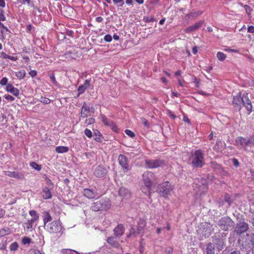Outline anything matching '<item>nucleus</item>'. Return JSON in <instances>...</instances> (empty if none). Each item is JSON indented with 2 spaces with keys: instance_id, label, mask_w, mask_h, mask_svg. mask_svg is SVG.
<instances>
[{
  "instance_id": "1",
  "label": "nucleus",
  "mask_w": 254,
  "mask_h": 254,
  "mask_svg": "<svg viewBox=\"0 0 254 254\" xmlns=\"http://www.w3.org/2000/svg\"><path fill=\"white\" fill-rule=\"evenodd\" d=\"M189 162L192 167L200 168L204 164V154L199 149L192 152L189 158Z\"/></svg>"
},
{
  "instance_id": "2",
  "label": "nucleus",
  "mask_w": 254,
  "mask_h": 254,
  "mask_svg": "<svg viewBox=\"0 0 254 254\" xmlns=\"http://www.w3.org/2000/svg\"><path fill=\"white\" fill-rule=\"evenodd\" d=\"M154 174L152 172L146 171L142 175V181L144 186H142L141 190L145 194H149L151 189Z\"/></svg>"
},
{
  "instance_id": "3",
  "label": "nucleus",
  "mask_w": 254,
  "mask_h": 254,
  "mask_svg": "<svg viewBox=\"0 0 254 254\" xmlns=\"http://www.w3.org/2000/svg\"><path fill=\"white\" fill-rule=\"evenodd\" d=\"M47 231L50 233H57L61 231L63 228L62 223L60 220L53 221L48 223L45 227Z\"/></svg>"
},
{
  "instance_id": "4",
  "label": "nucleus",
  "mask_w": 254,
  "mask_h": 254,
  "mask_svg": "<svg viewBox=\"0 0 254 254\" xmlns=\"http://www.w3.org/2000/svg\"><path fill=\"white\" fill-rule=\"evenodd\" d=\"M172 190L168 182H166L159 185L157 188V191L160 195L165 197L170 194Z\"/></svg>"
},
{
  "instance_id": "5",
  "label": "nucleus",
  "mask_w": 254,
  "mask_h": 254,
  "mask_svg": "<svg viewBox=\"0 0 254 254\" xmlns=\"http://www.w3.org/2000/svg\"><path fill=\"white\" fill-rule=\"evenodd\" d=\"M217 224L224 231L228 230L234 225L233 221L228 217L222 218Z\"/></svg>"
},
{
  "instance_id": "6",
  "label": "nucleus",
  "mask_w": 254,
  "mask_h": 254,
  "mask_svg": "<svg viewBox=\"0 0 254 254\" xmlns=\"http://www.w3.org/2000/svg\"><path fill=\"white\" fill-rule=\"evenodd\" d=\"M164 164L163 161L160 159H146L145 165L148 169H154L162 166Z\"/></svg>"
},
{
  "instance_id": "7",
  "label": "nucleus",
  "mask_w": 254,
  "mask_h": 254,
  "mask_svg": "<svg viewBox=\"0 0 254 254\" xmlns=\"http://www.w3.org/2000/svg\"><path fill=\"white\" fill-rule=\"evenodd\" d=\"M118 161L124 173H126L129 170L130 168L128 163L127 158L126 156L122 154L120 155L118 157Z\"/></svg>"
},
{
  "instance_id": "8",
  "label": "nucleus",
  "mask_w": 254,
  "mask_h": 254,
  "mask_svg": "<svg viewBox=\"0 0 254 254\" xmlns=\"http://www.w3.org/2000/svg\"><path fill=\"white\" fill-rule=\"evenodd\" d=\"M213 242L216 246V248L221 251L224 249L225 246V240L223 236L218 235L213 237Z\"/></svg>"
},
{
  "instance_id": "9",
  "label": "nucleus",
  "mask_w": 254,
  "mask_h": 254,
  "mask_svg": "<svg viewBox=\"0 0 254 254\" xmlns=\"http://www.w3.org/2000/svg\"><path fill=\"white\" fill-rule=\"evenodd\" d=\"M235 144L236 146L242 147L246 150L247 147L249 146V139L244 137L239 136L235 139Z\"/></svg>"
},
{
  "instance_id": "10",
  "label": "nucleus",
  "mask_w": 254,
  "mask_h": 254,
  "mask_svg": "<svg viewBox=\"0 0 254 254\" xmlns=\"http://www.w3.org/2000/svg\"><path fill=\"white\" fill-rule=\"evenodd\" d=\"M5 175L10 177L14 178L18 180H23L25 178V176L26 175V172H11V171H7L5 172Z\"/></svg>"
},
{
  "instance_id": "11",
  "label": "nucleus",
  "mask_w": 254,
  "mask_h": 254,
  "mask_svg": "<svg viewBox=\"0 0 254 254\" xmlns=\"http://www.w3.org/2000/svg\"><path fill=\"white\" fill-rule=\"evenodd\" d=\"M249 229V225L245 222H240L237 223L235 228V232L241 234L246 232Z\"/></svg>"
},
{
  "instance_id": "12",
  "label": "nucleus",
  "mask_w": 254,
  "mask_h": 254,
  "mask_svg": "<svg viewBox=\"0 0 254 254\" xmlns=\"http://www.w3.org/2000/svg\"><path fill=\"white\" fill-rule=\"evenodd\" d=\"M107 170L103 165L97 166L94 172V175L98 178H102L105 176L107 174Z\"/></svg>"
},
{
  "instance_id": "13",
  "label": "nucleus",
  "mask_w": 254,
  "mask_h": 254,
  "mask_svg": "<svg viewBox=\"0 0 254 254\" xmlns=\"http://www.w3.org/2000/svg\"><path fill=\"white\" fill-rule=\"evenodd\" d=\"M242 104L245 106L247 110L250 112H252V105L251 100L248 97V93H244L242 96Z\"/></svg>"
},
{
  "instance_id": "14",
  "label": "nucleus",
  "mask_w": 254,
  "mask_h": 254,
  "mask_svg": "<svg viewBox=\"0 0 254 254\" xmlns=\"http://www.w3.org/2000/svg\"><path fill=\"white\" fill-rule=\"evenodd\" d=\"M203 23H204L203 20L199 21L196 22L195 23H194L193 25H191V26L188 27V28H187L185 30V31L186 33H190L192 31H195V30H197L198 29H199V28H200L202 26V25L203 24Z\"/></svg>"
},
{
  "instance_id": "15",
  "label": "nucleus",
  "mask_w": 254,
  "mask_h": 254,
  "mask_svg": "<svg viewBox=\"0 0 254 254\" xmlns=\"http://www.w3.org/2000/svg\"><path fill=\"white\" fill-rule=\"evenodd\" d=\"M99 202L101 204V208L102 211H106L110 208L111 206V202L109 198H106L104 199H101L99 200Z\"/></svg>"
},
{
  "instance_id": "16",
  "label": "nucleus",
  "mask_w": 254,
  "mask_h": 254,
  "mask_svg": "<svg viewBox=\"0 0 254 254\" xmlns=\"http://www.w3.org/2000/svg\"><path fill=\"white\" fill-rule=\"evenodd\" d=\"M91 109H92V108H90L87 106L86 103L84 102L81 110L80 119L81 118H85L89 115Z\"/></svg>"
},
{
  "instance_id": "17",
  "label": "nucleus",
  "mask_w": 254,
  "mask_h": 254,
  "mask_svg": "<svg viewBox=\"0 0 254 254\" xmlns=\"http://www.w3.org/2000/svg\"><path fill=\"white\" fill-rule=\"evenodd\" d=\"M119 194L123 198L127 199L130 197L131 193L130 191L124 187H121L119 190Z\"/></svg>"
},
{
  "instance_id": "18",
  "label": "nucleus",
  "mask_w": 254,
  "mask_h": 254,
  "mask_svg": "<svg viewBox=\"0 0 254 254\" xmlns=\"http://www.w3.org/2000/svg\"><path fill=\"white\" fill-rule=\"evenodd\" d=\"M83 194L89 199H93L97 196V192L93 190L85 189L83 190Z\"/></svg>"
},
{
  "instance_id": "19",
  "label": "nucleus",
  "mask_w": 254,
  "mask_h": 254,
  "mask_svg": "<svg viewBox=\"0 0 254 254\" xmlns=\"http://www.w3.org/2000/svg\"><path fill=\"white\" fill-rule=\"evenodd\" d=\"M242 100H243L242 97L240 95H237L233 97V104L239 110H240L241 109Z\"/></svg>"
},
{
  "instance_id": "20",
  "label": "nucleus",
  "mask_w": 254,
  "mask_h": 254,
  "mask_svg": "<svg viewBox=\"0 0 254 254\" xmlns=\"http://www.w3.org/2000/svg\"><path fill=\"white\" fill-rule=\"evenodd\" d=\"M125 233V228L123 225L119 224L114 229V235L116 237H121Z\"/></svg>"
},
{
  "instance_id": "21",
  "label": "nucleus",
  "mask_w": 254,
  "mask_h": 254,
  "mask_svg": "<svg viewBox=\"0 0 254 254\" xmlns=\"http://www.w3.org/2000/svg\"><path fill=\"white\" fill-rule=\"evenodd\" d=\"M102 122L104 123V124L106 126H110L112 127V129L115 131H117V127L114 125V123L110 120L107 119L106 118L105 116H102Z\"/></svg>"
},
{
  "instance_id": "22",
  "label": "nucleus",
  "mask_w": 254,
  "mask_h": 254,
  "mask_svg": "<svg viewBox=\"0 0 254 254\" xmlns=\"http://www.w3.org/2000/svg\"><path fill=\"white\" fill-rule=\"evenodd\" d=\"M107 243L112 247L115 248H118L120 247V244L117 239L114 237H109L107 240Z\"/></svg>"
},
{
  "instance_id": "23",
  "label": "nucleus",
  "mask_w": 254,
  "mask_h": 254,
  "mask_svg": "<svg viewBox=\"0 0 254 254\" xmlns=\"http://www.w3.org/2000/svg\"><path fill=\"white\" fill-rule=\"evenodd\" d=\"M90 80H86L82 85H80L78 88V91L79 92L78 95L82 94L84 92L86 89H87L90 86Z\"/></svg>"
},
{
  "instance_id": "24",
  "label": "nucleus",
  "mask_w": 254,
  "mask_h": 254,
  "mask_svg": "<svg viewBox=\"0 0 254 254\" xmlns=\"http://www.w3.org/2000/svg\"><path fill=\"white\" fill-rule=\"evenodd\" d=\"M34 221H31V220H28L27 222L23 223V226L25 231L27 232H31L34 228L33 225Z\"/></svg>"
},
{
  "instance_id": "25",
  "label": "nucleus",
  "mask_w": 254,
  "mask_h": 254,
  "mask_svg": "<svg viewBox=\"0 0 254 254\" xmlns=\"http://www.w3.org/2000/svg\"><path fill=\"white\" fill-rule=\"evenodd\" d=\"M145 226H146L145 220H144L143 218L139 219L138 220V222L137 223L136 233L138 234L142 232V231L143 230V229L145 227Z\"/></svg>"
},
{
  "instance_id": "26",
  "label": "nucleus",
  "mask_w": 254,
  "mask_h": 254,
  "mask_svg": "<svg viewBox=\"0 0 254 254\" xmlns=\"http://www.w3.org/2000/svg\"><path fill=\"white\" fill-rule=\"evenodd\" d=\"M202 13V11L198 10L195 12H192L186 15V17L189 19H194Z\"/></svg>"
},
{
  "instance_id": "27",
  "label": "nucleus",
  "mask_w": 254,
  "mask_h": 254,
  "mask_svg": "<svg viewBox=\"0 0 254 254\" xmlns=\"http://www.w3.org/2000/svg\"><path fill=\"white\" fill-rule=\"evenodd\" d=\"M41 195L44 199H49L52 197L51 192L47 187H45L43 189L41 192Z\"/></svg>"
},
{
  "instance_id": "28",
  "label": "nucleus",
  "mask_w": 254,
  "mask_h": 254,
  "mask_svg": "<svg viewBox=\"0 0 254 254\" xmlns=\"http://www.w3.org/2000/svg\"><path fill=\"white\" fill-rule=\"evenodd\" d=\"M43 215V221L45 227L46 225L48 224V223L52 221V218L49 212H44Z\"/></svg>"
},
{
  "instance_id": "29",
  "label": "nucleus",
  "mask_w": 254,
  "mask_h": 254,
  "mask_svg": "<svg viewBox=\"0 0 254 254\" xmlns=\"http://www.w3.org/2000/svg\"><path fill=\"white\" fill-rule=\"evenodd\" d=\"M29 215L31 216L32 218L30 219L31 221L36 222L39 219V215L37 212L34 210L29 211Z\"/></svg>"
},
{
  "instance_id": "30",
  "label": "nucleus",
  "mask_w": 254,
  "mask_h": 254,
  "mask_svg": "<svg viewBox=\"0 0 254 254\" xmlns=\"http://www.w3.org/2000/svg\"><path fill=\"white\" fill-rule=\"evenodd\" d=\"M56 151L58 153H64L68 151L69 148L66 146H59L56 147Z\"/></svg>"
},
{
  "instance_id": "31",
  "label": "nucleus",
  "mask_w": 254,
  "mask_h": 254,
  "mask_svg": "<svg viewBox=\"0 0 254 254\" xmlns=\"http://www.w3.org/2000/svg\"><path fill=\"white\" fill-rule=\"evenodd\" d=\"M91 208L93 211H102L101 208V204L100 203L99 200L94 202L92 204Z\"/></svg>"
},
{
  "instance_id": "32",
  "label": "nucleus",
  "mask_w": 254,
  "mask_h": 254,
  "mask_svg": "<svg viewBox=\"0 0 254 254\" xmlns=\"http://www.w3.org/2000/svg\"><path fill=\"white\" fill-rule=\"evenodd\" d=\"M200 233L205 237H209L211 233V229L210 228H204L203 230L200 229Z\"/></svg>"
},
{
  "instance_id": "33",
  "label": "nucleus",
  "mask_w": 254,
  "mask_h": 254,
  "mask_svg": "<svg viewBox=\"0 0 254 254\" xmlns=\"http://www.w3.org/2000/svg\"><path fill=\"white\" fill-rule=\"evenodd\" d=\"M206 254H215V249L212 244L208 243L206 246Z\"/></svg>"
},
{
  "instance_id": "34",
  "label": "nucleus",
  "mask_w": 254,
  "mask_h": 254,
  "mask_svg": "<svg viewBox=\"0 0 254 254\" xmlns=\"http://www.w3.org/2000/svg\"><path fill=\"white\" fill-rule=\"evenodd\" d=\"M15 76L19 79H22L24 78L26 75V72L24 70H20L15 73Z\"/></svg>"
},
{
  "instance_id": "35",
  "label": "nucleus",
  "mask_w": 254,
  "mask_h": 254,
  "mask_svg": "<svg viewBox=\"0 0 254 254\" xmlns=\"http://www.w3.org/2000/svg\"><path fill=\"white\" fill-rule=\"evenodd\" d=\"M61 253L63 254H79V253L71 249H63L61 251Z\"/></svg>"
},
{
  "instance_id": "36",
  "label": "nucleus",
  "mask_w": 254,
  "mask_h": 254,
  "mask_svg": "<svg viewBox=\"0 0 254 254\" xmlns=\"http://www.w3.org/2000/svg\"><path fill=\"white\" fill-rule=\"evenodd\" d=\"M244 8L248 16L251 17V15L253 11V9L248 5H244Z\"/></svg>"
},
{
  "instance_id": "37",
  "label": "nucleus",
  "mask_w": 254,
  "mask_h": 254,
  "mask_svg": "<svg viewBox=\"0 0 254 254\" xmlns=\"http://www.w3.org/2000/svg\"><path fill=\"white\" fill-rule=\"evenodd\" d=\"M226 55L223 52H219L217 53V58L219 61H224L226 59Z\"/></svg>"
},
{
  "instance_id": "38",
  "label": "nucleus",
  "mask_w": 254,
  "mask_h": 254,
  "mask_svg": "<svg viewBox=\"0 0 254 254\" xmlns=\"http://www.w3.org/2000/svg\"><path fill=\"white\" fill-rule=\"evenodd\" d=\"M30 166L36 170L40 171L41 169V165H39L35 162H32L30 164Z\"/></svg>"
},
{
  "instance_id": "39",
  "label": "nucleus",
  "mask_w": 254,
  "mask_h": 254,
  "mask_svg": "<svg viewBox=\"0 0 254 254\" xmlns=\"http://www.w3.org/2000/svg\"><path fill=\"white\" fill-rule=\"evenodd\" d=\"M49 77L51 81H52L53 83L56 86H59V84L58 82L57 81L55 75L53 73H50L49 74Z\"/></svg>"
},
{
  "instance_id": "40",
  "label": "nucleus",
  "mask_w": 254,
  "mask_h": 254,
  "mask_svg": "<svg viewBox=\"0 0 254 254\" xmlns=\"http://www.w3.org/2000/svg\"><path fill=\"white\" fill-rule=\"evenodd\" d=\"M18 246V244L17 242H14L10 244L9 248L11 251H15L17 250Z\"/></svg>"
},
{
  "instance_id": "41",
  "label": "nucleus",
  "mask_w": 254,
  "mask_h": 254,
  "mask_svg": "<svg viewBox=\"0 0 254 254\" xmlns=\"http://www.w3.org/2000/svg\"><path fill=\"white\" fill-rule=\"evenodd\" d=\"M28 254H45V253L38 250L32 249L28 252Z\"/></svg>"
},
{
  "instance_id": "42",
  "label": "nucleus",
  "mask_w": 254,
  "mask_h": 254,
  "mask_svg": "<svg viewBox=\"0 0 254 254\" xmlns=\"http://www.w3.org/2000/svg\"><path fill=\"white\" fill-rule=\"evenodd\" d=\"M115 4L117 5L118 7H122L124 4V0H113Z\"/></svg>"
},
{
  "instance_id": "43",
  "label": "nucleus",
  "mask_w": 254,
  "mask_h": 254,
  "mask_svg": "<svg viewBox=\"0 0 254 254\" xmlns=\"http://www.w3.org/2000/svg\"><path fill=\"white\" fill-rule=\"evenodd\" d=\"M10 93L16 97L18 96V95L20 94L19 90L14 87H13V88L12 89V90L11 91V92Z\"/></svg>"
},
{
  "instance_id": "44",
  "label": "nucleus",
  "mask_w": 254,
  "mask_h": 254,
  "mask_svg": "<svg viewBox=\"0 0 254 254\" xmlns=\"http://www.w3.org/2000/svg\"><path fill=\"white\" fill-rule=\"evenodd\" d=\"M225 201L228 203L229 205H230L233 202V200H232L231 196L227 194L225 196Z\"/></svg>"
},
{
  "instance_id": "45",
  "label": "nucleus",
  "mask_w": 254,
  "mask_h": 254,
  "mask_svg": "<svg viewBox=\"0 0 254 254\" xmlns=\"http://www.w3.org/2000/svg\"><path fill=\"white\" fill-rule=\"evenodd\" d=\"M84 134L88 138H91L92 136V131L90 129H89L88 128L85 129V130H84Z\"/></svg>"
},
{
  "instance_id": "46",
  "label": "nucleus",
  "mask_w": 254,
  "mask_h": 254,
  "mask_svg": "<svg viewBox=\"0 0 254 254\" xmlns=\"http://www.w3.org/2000/svg\"><path fill=\"white\" fill-rule=\"evenodd\" d=\"M31 242V239L28 237H25L22 240V243L23 245L29 244Z\"/></svg>"
},
{
  "instance_id": "47",
  "label": "nucleus",
  "mask_w": 254,
  "mask_h": 254,
  "mask_svg": "<svg viewBox=\"0 0 254 254\" xmlns=\"http://www.w3.org/2000/svg\"><path fill=\"white\" fill-rule=\"evenodd\" d=\"M125 132L127 135L130 137H133L135 136V134L129 129H126Z\"/></svg>"
},
{
  "instance_id": "48",
  "label": "nucleus",
  "mask_w": 254,
  "mask_h": 254,
  "mask_svg": "<svg viewBox=\"0 0 254 254\" xmlns=\"http://www.w3.org/2000/svg\"><path fill=\"white\" fill-rule=\"evenodd\" d=\"M8 82V79L6 77H3L0 81V84L2 86L7 85Z\"/></svg>"
},
{
  "instance_id": "49",
  "label": "nucleus",
  "mask_w": 254,
  "mask_h": 254,
  "mask_svg": "<svg viewBox=\"0 0 254 254\" xmlns=\"http://www.w3.org/2000/svg\"><path fill=\"white\" fill-rule=\"evenodd\" d=\"M95 122V119L93 118H90L86 120L85 123L89 125L93 124Z\"/></svg>"
},
{
  "instance_id": "50",
  "label": "nucleus",
  "mask_w": 254,
  "mask_h": 254,
  "mask_svg": "<svg viewBox=\"0 0 254 254\" xmlns=\"http://www.w3.org/2000/svg\"><path fill=\"white\" fill-rule=\"evenodd\" d=\"M104 40L107 42H110L112 41V37L110 35L107 34L104 36Z\"/></svg>"
},
{
  "instance_id": "51",
  "label": "nucleus",
  "mask_w": 254,
  "mask_h": 254,
  "mask_svg": "<svg viewBox=\"0 0 254 254\" xmlns=\"http://www.w3.org/2000/svg\"><path fill=\"white\" fill-rule=\"evenodd\" d=\"M6 19L5 16L4 15V11L2 9L0 11V21H5Z\"/></svg>"
},
{
  "instance_id": "52",
  "label": "nucleus",
  "mask_w": 254,
  "mask_h": 254,
  "mask_svg": "<svg viewBox=\"0 0 254 254\" xmlns=\"http://www.w3.org/2000/svg\"><path fill=\"white\" fill-rule=\"evenodd\" d=\"M41 102L45 104H48L51 102V100L46 97L42 98Z\"/></svg>"
},
{
  "instance_id": "53",
  "label": "nucleus",
  "mask_w": 254,
  "mask_h": 254,
  "mask_svg": "<svg viewBox=\"0 0 254 254\" xmlns=\"http://www.w3.org/2000/svg\"><path fill=\"white\" fill-rule=\"evenodd\" d=\"M13 87L14 86L11 84H8L6 86V91L10 93Z\"/></svg>"
},
{
  "instance_id": "54",
  "label": "nucleus",
  "mask_w": 254,
  "mask_h": 254,
  "mask_svg": "<svg viewBox=\"0 0 254 254\" xmlns=\"http://www.w3.org/2000/svg\"><path fill=\"white\" fill-rule=\"evenodd\" d=\"M4 97L6 99H7V100H9L10 101H13L14 100V99H15V98L13 96H11V95H10L9 94L5 95L4 96Z\"/></svg>"
},
{
  "instance_id": "55",
  "label": "nucleus",
  "mask_w": 254,
  "mask_h": 254,
  "mask_svg": "<svg viewBox=\"0 0 254 254\" xmlns=\"http://www.w3.org/2000/svg\"><path fill=\"white\" fill-rule=\"evenodd\" d=\"M29 74L31 77H34L37 75V72L35 70H31L29 72Z\"/></svg>"
},
{
  "instance_id": "56",
  "label": "nucleus",
  "mask_w": 254,
  "mask_h": 254,
  "mask_svg": "<svg viewBox=\"0 0 254 254\" xmlns=\"http://www.w3.org/2000/svg\"><path fill=\"white\" fill-rule=\"evenodd\" d=\"M141 122L142 124L144 125V126H145V127L148 126V122L145 118H141Z\"/></svg>"
},
{
  "instance_id": "57",
  "label": "nucleus",
  "mask_w": 254,
  "mask_h": 254,
  "mask_svg": "<svg viewBox=\"0 0 254 254\" xmlns=\"http://www.w3.org/2000/svg\"><path fill=\"white\" fill-rule=\"evenodd\" d=\"M193 82L195 83L196 87H199V81L197 79L195 76H194L192 78Z\"/></svg>"
},
{
  "instance_id": "58",
  "label": "nucleus",
  "mask_w": 254,
  "mask_h": 254,
  "mask_svg": "<svg viewBox=\"0 0 254 254\" xmlns=\"http://www.w3.org/2000/svg\"><path fill=\"white\" fill-rule=\"evenodd\" d=\"M8 55L4 52L0 53V58L7 59Z\"/></svg>"
},
{
  "instance_id": "59",
  "label": "nucleus",
  "mask_w": 254,
  "mask_h": 254,
  "mask_svg": "<svg viewBox=\"0 0 254 254\" xmlns=\"http://www.w3.org/2000/svg\"><path fill=\"white\" fill-rule=\"evenodd\" d=\"M248 32L249 33H254V26H250L248 28Z\"/></svg>"
},
{
  "instance_id": "60",
  "label": "nucleus",
  "mask_w": 254,
  "mask_h": 254,
  "mask_svg": "<svg viewBox=\"0 0 254 254\" xmlns=\"http://www.w3.org/2000/svg\"><path fill=\"white\" fill-rule=\"evenodd\" d=\"M233 163L235 167H238L239 165V162L238 160L236 158L233 159Z\"/></svg>"
},
{
  "instance_id": "61",
  "label": "nucleus",
  "mask_w": 254,
  "mask_h": 254,
  "mask_svg": "<svg viewBox=\"0 0 254 254\" xmlns=\"http://www.w3.org/2000/svg\"><path fill=\"white\" fill-rule=\"evenodd\" d=\"M8 233V229H4L1 231V234L2 235H5Z\"/></svg>"
},
{
  "instance_id": "62",
  "label": "nucleus",
  "mask_w": 254,
  "mask_h": 254,
  "mask_svg": "<svg viewBox=\"0 0 254 254\" xmlns=\"http://www.w3.org/2000/svg\"><path fill=\"white\" fill-rule=\"evenodd\" d=\"M249 145L251 143L254 144V135L251 136L249 138Z\"/></svg>"
},
{
  "instance_id": "63",
  "label": "nucleus",
  "mask_w": 254,
  "mask_h": 254,
  "mask_svg": "<svg viewBox=\"0 0 254 254\" xmlns=\"http://www.w3.org/2000/svg\"><path fill=\"white\" fill-rule=\"evenodd\" d=\"M95 20L97 22L100 23L103 21V18L101 16H98L96 18Z\"/></svg>"
},
{
  "instance_id": "64",
  "label": "nucleus",
  "mask_w": 254,
  "mask_h": 254,
  "mask_svg": "<svg viewBox=\"0 0 254 254\" xmlns=\"http://www.w3.org/2000/svg\"><path fill=\"white\" fill-rule=\"evenodd\" d=\"M250 241L252 245H254V233L251 235Z\"/></svg>"
}]
</instances>
